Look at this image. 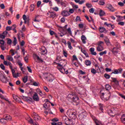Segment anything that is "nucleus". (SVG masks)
I'll use <instances>...</instances> for the list:
<instances>
[{
	"label": "nucleus",
	"instance_id": "obj_6",
	"mask_svg": "<svg viewBox=\"0 0 125 125\" xmlns=\"http://www.w3.org/2000/svg\"><path fill=\"white\" fill-rule=\"evenodd\" d=\"M58 66H57V69L59 70L61 73H64L65 72V68L63 67V64L60 63H57Z\"/></svg>",
	"mask_w": 125,
	"mask_h": 125
},
{
	"label": "nucleus",
	"instance_id": "obj_21",
	"mask_svg": "<svg viewBox=\"0 0 125 125\" xmlns=\"http://www.w3.org/2000/svg\"><path fill=\"white\" fill-rule=\"evenodd\" d=\"M40 51L42 54H46L47 53V50L44 47H42L40 49Z\"/></svg>",
	"mask_w": 125,
	"mask_h": 125
},
{
	"label": "nucleus",
	"instance_id": "obj_9",
	"mask_svg": "<svg viewBox=\"0 0 125 125\" xmlns=\"http://www.w3.org/2000/svg\"><path fill=\"white\" fill-rule=\"evenodd\" d=\"M32 98L34 101H36L37 102H39L40 101V97H39V95L36 92L34 93Z\"/></svg>",
	"mask_w": 125,
	"mask_h": 125
},
{
	"label": "nucleus",
	"instance_id": "obj_57",
	"mask_svg": "<svg viewBox=\"0 0 125 125\" xmlns=\"http://www.w3.org/2000/svg\"><path fill=\"white\" fill-rule=\"evenodd\" d=\"M33 85L34 86H39V83H37L36 82H33Z\"/></svg>",
	"mask_w": 125,
	"mask_h": 125
},
{
	"label": "nucleus",
	"instance_id": "obj_11",
	"mask_svg": "<svg viewBox=\"0 0 125 125\" xmlns=\"http://www.w3.org/2000/svg\"><path fill=\"white\" fill-rule=\"evenodd\" d=\"M62 15L64 17H67V16H70L71 14L69 12V11L64 10L62 11Z\"/></svg>",
	"mask_w": 125,
	"mask_h": 125
},
{
	"label": "nucleus",
	"instance_id": "obj_42",
	"mask_svg": "<svg viewBox=\"0 0 125 125\" xmlns=\"http://www.w3.org/2000/svg\"><path fill=\"white\" fill-rule=\"evenodd\" d=\"M75 125V123L73 122V121L69 120V121H68V123L67 125Z\"/></svg>",
	"mask_w": 125,
	"mask_h": 125
},
{
	"label": "nucleus",
	"instance_id": "obj_64",
	"mask_svg": "<svg viewBox=\"0 0 125 125\" xmlns=\"http://www.w3.org/2000/svg\"><path fill=\"white\" fill-rule=\"evenodd\" d=\"M119 96H121V97L122 98H123V99L125 100V95H124L123 94H121V93L119 94Z\"/></svg>",
	"mask_w": 125,
	"mask_h": 125
},
{
	"label": "nucleus",
	"instance_id": "obj_35",
	"mask_svg": "<svg viewBox=\"0 0 125 125\" xmlns=\"http://www.w3.org/2000/svg\"><path fill=\"white\" fill-rule=\"evenodd\" d=\"M22 82L24 83H26V82H28V76H25L22 78Z\"/></svg>",
	"mask_w": 125,
	"mask_h": 125
},
{
	"label": "nucleus",
	"instance_id": "obj_27",
	"mask_svg": "<svg viewBox=\"0 0 125 125\" xmlns=\"http://www.w3.org/2000/svg\"><path fill=\"white\" fill-rule=\"evenodd\" d=\"M37 92H38V93H39L40 96H43V95H44V93H42V90L40 89V88L37 89Z\"/></svg>",
	"mask_w": 125,
	"mask_h": 125
},
{
	"label": "nucleus",
	"instance_id": "obj_61",
	"mask_svg": "<svg viewBox=\"0 0 125 125\" xmlns=\"http://www.w3.org/2000/svg\"><path fill=\"white\" fill-rule=\"evenodd\" d=\"M13 99H14V100L17 101L18 99V97L15 95H13Z\"/></svg>",
	"mask_w": 125,
	"mask_h": 125
},
{
	"label": "nucleus",
	"instance_id": "obj_41",
	"mask_svg": "<svg viewBox=\"0 0 125 125\" xmlns=\"http://www.w3.org/2000/svg\"><path fill=\"white\" fill-rule=\"evenodd\" d=\"M104 54H107V51L105 50L99 53V55H100V56H103Z\"/></svg>",
	"mask_w": 125,
	"mask_h": 125
},
{
	"label": "nucleus",
	"instance_id": "obj_49",
	"mask_svg": "<svg viewBox=\"0 0 125 125\" xmlns=\"http://www.w3.org/2000/svg\"><path fill=\"white\" fill-rule=\"evenodd\" d=\"M115 49H116V50H118V49H119V48H118V47H114L112 49V52H113V53H115V52L118 53V52L115 51Z\"/></svg>",
	"mask_w": 125,
	"mask_h": 125
},
{
	"label": "nucleus",
	"instance_id": "obj_7",
	"mask_svg": "<svg viewBox=\"0 0 125 125\" xmlns=\"http://www.w3.org/2000/svg\"><path fill=\"white\" fill-rule=\"evenodd\" d=\"M123 72V68H119L118 69H115L112 72V74H114L115 75H118L119 74H122Z\"/></svg>",
	"mask_w": 125,
	"mask_h": 125
},
{
	"label": "nucleus",
	"instance_id": "obj_62",
	"mask_svg": "<svg viewBox=\"0 0 125 125\" xmlns=\"http://www.w3.org/2000/svg\"><path fill=\"white\" fill-rule=\"evenodd\" d=\"M79 73L81 74V75H85V72H83L82 70H79Z\"/></svg>",
	"mask_w": 125,
	"mask_h": 125
},
{
	"label": "nucleus",
	"instance_id": "obj_1",
	"mask_svg": "<svg viewBox=\"0 0 125 125\" xmlns=\"http://www.w3.org/2000/svg\"><path fill=\"white\" fill-rule=\"evenodd\" d=\"M79 97L75 93L69 94L67 96V100L68 101H71L73 103L74 105H78L80 103Z\"/></svg>",
	"mask_w": 125,
	"mask_h": 125
},
{
	"label": "nucleus",
	"instance_id": "obj_55",
	"mask_svg": "<svg viewBox=\"0 0 125 125\" xmlns=\"http://www.w3.org/2000/svg\"><path fill=\"white\" fill-rule=\"evenodd\" d=\"M0 67L1 68V69H2V70H5V67L4 66L3 64H1L0 65Z\"/></svg>",
	"mask_w": 125,
	"mask_h": 125
},
{
	"label": "nucleus",
	"instance_id": "obj_48",
	"mask_svg": "<svg viewBox=\"0 0 125 125\" xmlns=\"http://www.w3.org/2000/svg\"><path fill=\"white\" fill-rule=\"evenodd\" d=\"M52 125H62V123H61V122H59L58 124L55 123V122H53L51 123Z\"/></svg>",
	"mask_w": 125,
	"mask_h": 125
},
{
	"label": "nucleus",
	"instance_id": "obj_63",
	"mask_svg": "<svg viewBox=\"0 0 125 125\" xmlns=\"http://www.w3.org/2000/svg\"><path fill=\"white\" fill-rule=\"evenodd\" d=\"M0 44H1V45H4V41L0 40Z\"/></svg>",
	"mask_w": 125,
	"mask_h": 125
},
{
	"label": "nucleus",
	"instance_id": "obj_16",
	"mask_svg": "<svg viewBox=\"0 0 125 125\" xmlns=\"http://www.w3.org/2000/svg\"><path fill=\"white\" fill-rule=\"evenodd\" d=\"M11 71H12V75H13V77L14 78H18V77H19V73H17V74L15 73V70H14V69H11Z\"/></svg>",
	"mask_w": 125,
	"mask_h": 125
},
{
	"label": "nucleus",
	"instance_id": "obj_54",
	"mask_svg": "<svg viewBox=\"0 0 125 125\" xmlns=\"http://www.w3.org/2000/svg\"><path fill=\"white\" fill-rule=\"evenodd\" d=\"M118 24L120 26H125V22L124 21H120L118 22Z\"/></svg>",
	"mask_w": 125,
	"mask_h": 125
},
{
	"label": "nucleus",
	"instance_id": "obj_10",
	"mask_svg": "<svg viewBox=\"0 0 125 125\" xmlns=\"http://www.w3.org/2000/svg\"><path fill=\"white\" fill-rule=\"evenodd\" d=\"M115 112L116 111H115V109L114 108H112L108 111V114L111 117H114L115 115H116Z\"/></svg>",
	"mask_w": 125,
	"mask_h": 125
},
{
	"label": "nucleus",
	"instance_id": "obj_15",
	"mask_svg": "<svg viewBox=\"0 0 125 125\" xmlns=\"http://www.w3.org/2000/svg\"><path fill=\"white\" fill-rule=\"evenodd\" d=\"M16 28V25H13V26H7L6 27V31H11V30H13V31H14L15 29Z\"/></svg>",
	"mask_w": 125,
	"mask_h": 125
},
{
	"label": "nucleus",
	"instance_id": "obj_58",
	"mask_svg": "<svg viewBox=\"0 0 125 125\" xmlns=\"http://www.w3.org/2000/svg\"><path fill=\"white\" fill-rule=\"evenodd\" d=\"M99 106L100 110H101V111H103V104H100Z\"/></svg>",
	"mask_w": 125,
	"mask_h": 125
},
{
	"label": "nucleus",
	"instance_id": "obj_13",
	"mask_svg": "<svg viewBox=\"0 0 125 125\" xmlns=\"http://www.w3.org/2000/svg\"><path fill=\"white\" fill-rule=\"evenodd\" d=\"M33 58L35 60L37 59V60H38V61H40V62H41V63H42V62H43V61H42V60L41 58H40V57L38 56V55L36 54H33Z\"/></svg>",
	"mask_w": 125,
	"mask_h": 125
},
{
	"label": "nucleus",
	"instance_id": "obj_38",
	"mask_svg": "<svg viewBox=\"0 0 125 125\" xmlns=\"http://www.w3.org/2000/svg\"><path fill=\"white\" fill-rule=\"evenodd\" d=\"M111 88V85L109 84H106L105 85V89H106V90H110Z\"/></svg>",
	"mask_w": 125,
	"mask_h": 125
},
{
	"label": "nucleus",
	"instance_id": "obj_26",
	"mask_svg": "<svg viewBox=\"0 0 125 125\" xmlns=\"http://www.w3.org/2000/svg\"><path fill=\"white\" fill-rule=\"evenodd\" d=\"M84 64L87 66H90L91 65V61L88 60H85Z\"/></svg>",
	"mask_w": 125,
	"mask_h": 125
},
{
	"label": "nucleus",
	"instance_id": "obj_51",
	"mask_svg": "<svg viewBox=\"0 0 125 125\" xmlns=\"http://www.w3.org/2000/svg\"><path fill=\"white\" fill-rule=\"evenodd\" d=\"M104 78H105V79H110L111 76L109 74H104Z\"/></svg>",
	"mask_w": 125,
	"mask_h": 125
},
{
	"label": "nucleus",
	"instance_id": "obj_39",
	"mask_svg": "<svg viewBox=\"0 0 125 125\" xmlns=\"http://www.w3.org/2000/svg\"><path fill=\"white\" fill-rule=\"evenodd\" d=\"M63 55L65 57V58H67L68 57V53H67V51L63 50Z\"/></svg>",
	"mask_w": 125,
	"mask_h": 125
},
{
	"label": "nucleus",
	"instance_id": "obj_19",
	"mask_svg": "<svg viewBox=\"0 0 125 125\" xmlns=\"http://www.w3.org/2000/svg\"><path fill=\"white\" fill-rule=\"evenodd\" d=\"M22 18L24 21V23L26 24L27 22H29V20H30L29 17H27L25 15H23L22 16Z\"/></svg>",
	"mask_w": 125,
	"mask_h": 125
},
{
	"label": "nucleus",
	"instance_id": "obj_5",
	"mask_svg": "<svg viewBox=\"0 0 125 125\" xmlns=\"http://www.w3.org/2000/svg\"><path fill=\"white\" fill-rule=\"evenodd\" d=\"M79 120L81 121H84V119L86 118V112H82L79 115Z\"/></svg>",
	"mask_w": 125,
	"mask_h": 125
},
{
	"label": "nucleus",
	"instance_id": "obj_8",
	"mask_svg": "<svg viewBox=\"0 0 125 125\" xmlns=\"http://www.w3.org/2000/svg\"><path fill=\"white\" fill-rule=\"evenodd\" d=\"M106 8L109 10V11H111V12H114V11H116V9L114 8L113 6L111 4H108L106 6Z\"/></svg>",
	"mask_w": 125,
	"mask_h": 125
},
{
	"label": "nucleus",
	"instance_id": "obj_52",
	"mask_svg": "<svg viewBox=\"0 0 125 125\" xmlns=\"http://www.w3.org/2000/svg\"><path fill=\"white\" fill-rule=\"evenodd\" d=\"M55 37L56 38V39H57L58 41H60V37L58 36V35H57V34L55 33Z\"/></svg>",
	"mask_w": 125,
	"mask_h": 125
},
{
	"label": "nucleus",
	"instance_id": "obj_23",
	"mask_svg": "<svg viewBox=\"0 0 125 125\" xmlns=\"http://www.w3.org/2000/svg\"><path fill=\"white\" fill-rule=\"evenodd\" d=\"M21 98L24 100V101H27V102L29 101H31L32 100V98L29 97H25V96H21Z\"/></svg>",
	"mask_w": 125,
	"mask_h": 125
},
{
	"label": "nucleus",
	"instance_id": "obj_50",
	"mask_svg": "<svg viewBox=\"0 0 125 125\" xmlns=\"http://www.w3.org/2000/svg\"><path fill=\"white\" fill-rule=\"evenodd\" d=\"M95 10V9H94V8H91V9H89V11L90 13H94Z\"/></svg>",
	"mask_w": 125,
	"mask_h": 125
},
{
	"label": "nucleus",
	"instance_id": "obj_22",
	"mask_svg": "<svg viewBox=\"0 0 125 125\" xmlns=\"http://www.w3.org/2000/svg\"><path fill=\"white\" fill-rule=\"evenodd\" d=\"M81 40L82 41V42L84 44H85V43H86V37L84 36V35H82L81 36Z\"/></svg>",
	"mask_w": 125,
	"mask_h": 125
},
{
	"label": "nucleus",
	"instance_id": "obj_47",
	"mask_svg": "<svg viewBox=\"0 0 125 125\" xmlns=\"http://www.w3.org/2000/svg\"><path fill=\"white\" fill-rule=\"evenodd\" d=\"M52 9H53V10H54V11H58L59 10V8H58V7H54L52 8Z\"/></svg>",
	"mask_w": 125,
	"mask_h": 125
},
{
	"label": "nucleus",
	"instance_id": "obj_17",
	"mask_svg": "<svg viewBox=\"0 0 125 125\" xmlns=\"http://www.w3.org/2000/svg\"><path fill=\"white\" fill-rule=\"evenodd\" d=\"M99 31L100 33H107V30L104 27H100L99 28Z\"/></svg>",
	"mask_w": 125,
	"mask_h": 125
},
{
	"label": "nucleus",
	"instance_id": "obj_31",
	"mask_svg": "<svg viewBox=\"0 0 125 125\" xmlns=\"http://www.w3.org/2000/svg\"><path fill=\"white\" fill-rule=\"evenodd\" d=\"M98 3L99 5H104L105 1H104V0H99Z\"/></svg>",
	"mask_w": 125,
	"mask_h": 125
},
{
	"label": "nucleus",
	"instance_id": "obj_14",
	"mask_svg": "<svg viewBox=\"0 0 125 125\" xmlns=\"http://www.w3.org/2000/svg\"><path fill=\"white\" fill-rule=\"evenodd\" d=\"M33 118L35 121H40L41 120V117L36 112L33 113Z\"/></svg>",
	"mask_w": 125,
	"mask_h": 125
},
{
	"label": "nucleus",
	"instance_id": "obj_33",
	"mask_svg": "<svg viewBox=\"0 0 125 125\" xmlns=\"http://www.w3.org/2000/svg\"><path fill=\"white\" fill-rule=\"evenodd\" d=\"M13 44L14 46H15V45H16V44H17V39H16V37H14Z\"/></svg>",
	"mask_w": 125,
	"mask_h": 125
},
{
	"label": "nucleus",
	"instance_id": "obj_4",
	"mask_svg": "<svg viewBox=\"0 0 125 125\" xmlns=\"http://www.w3.org/2000/svg\"><path fill=\"white\" fill-rule=\"evenodd\" d=\"M91 117L93 120L96 125H103V123L100 120L97 119L94 116L91 115Z\"/></svg>",
	"mask_w": 125,
	"mask_h": 125
},
{
	"label": "nucleus",
	"instance_id": "obj_53",
	"mask_svg": "<svg viewBox=\"0 0 125 125\" xmlns=\"http://www.w3.org/2000/svg\"><path fill=\"white\" fill-rule=\"evenodd\" d=\"M7 44H11V43H12V41H11V39H9L7 40Z\"/></svg>",
	"mask_w": 125,
	"mask_h": 125
},
{
	"label": "nucleus",
	"instance_id": "obj_12",
	"mask_svg": "<svg viewBox=\"0 0 125 125\" xmlns=\"http://www.w3.org/2000/svg\"><path fill=\"white\" fill-rule=\"evenodd\" d=\"M4 65H5V66H9L11 70L12 69H13V67L12 66V63L10 62H7L6 61H4Z\"/></svg>",
	"mask_w": 125,
	"mask_h": 125
},
{
	"label": "nucleus",
	"instance_id": "obj_24",
	"mask_svg": "<svg viewBox=\"0 0 125 125\" xmlns=\"http://www.w3.org/2000/svg\"><path fill=\"white\" fill-rule=\"evenodd\" d=\"M95 67H97L100 73H103V72H104V67H103V66H101L100 67L98 65H95Z\"/></svg>",
	"mask_w": 125,
	"mask_h": 125
},
{
	"label": "nucleus",
	"instance_id": "obj_60",
	"mask_svg": "<svg viewBox=\"0 0 125 125\" xmlns=\"http://www.w3.org/2000/svg\"><path fill=\"white\" fill-rule=\"evenodd\" d=\"M118 5H120V6H124V5H125V3L122 2H119L118 3Z\"/></svg>",
	"mask_w": 125,
	"mask_h": 125
},
{
	"label": "nucleus",
	"instance_id": "obj_59",
	"mask_svg": "<svg viewBox=\"0 0 125 125\" xmlns=\"http://www.w3.org/2000/svg\"><path fill=\"white\" fill-rule=\"evenodd\" d=\"M74 12H75V10H74L73 9H69V13H70V14H72V13H74Z\"/></svg>",
	"mask_w": 125,
	"mask_h": 125
},
{
	"label": "nucleus",
	"instance_id": "obj_45",
	"mask_svg": "<svg viewBox=\"0 0 125 125\" xmlns=\"http://www.w3.org/2000/svg\"><path fill=\"white\" fill-rule=\"evenodd\" d=\"M73 61H78V58H77V56L75 55H74L73 56Z\"/></svg>",
	"mask_w": 125,
	"mask_h": 125
},
{
	"label": "nucleus",
	"instance_id": "obj_20",
	"mask_svg": "<svg viewBox=\"0 0 125 125\" xmlns=\"http://www.w3.org/2000/svg\"><path fill=\"white\" fill-rule=\"evenodd\" d=\"M104 42H105L106 44H107V45H111L112 46V44H111V42H110V40H109V39H108V38H107V37H105Z\"/></svg>",
	"mask_w": 125,
	"mask_h": 125
},
{
	"label": "nucleus",
	"instance_id": "obj_32",
	"mask_svg": "<svg viewBox=\"0 0 125 125\" xmlns=\"http://www.w3.org/2000/svg\"><path fill=\"white\" fill-rule=\"evenodd\" d=\"M67 45L68 46V48L70 50L73 49V47L72 46V44L71 43V42L70 41L67 42Z\"/></svg>",
	"mask_w": 125,
	"mask_h": 125
},
{
	"label": "nucleus",
	"instance_id": "obj_43",
	"mask_svg": "<svg viewBox=\"0 0 125 125\" xmlns=\"http://www.w3.org/2000/svg\"><path fill=\"white\" fill-rule=\"evenodd\" d=\"M0 123H1V124H6V120H5V119H1L0 120Z\"/></svg>",
	"mask_w": 125,
	"mask_h": 125
},
{
	"label": "nucleus",
	"instance_id": "obj_18",
	"mask_svg": "<svg viewBox=\"0 0 125 125\" xmlns=\"http://www.w3.org/2000/svg\"><path fill=\"white\" fill-rule=\"evenodd\" d=\"M89 50L92 55H95V56L97 55V53H96V52L95 51V49L94 47L90 48Z\"/></svg>",
	"mask_w": 125,
	"mask_h": 125
},
{
	"label": "nucleus",
	"instance_id": "obj_37",
	"mask_svg": "<svg viewBox=\"0 0 125 125\" xmlns=\"http://www.w3.org/2000/svg\"><path fill=\"white\" fill-rule=\"evenodd\" d=\"M0 98L1 99H3L4 100H5V101H7V102H9V100H8V98H5V97H4V96L2 95H1Z\"/></svg>",
	"mask_w": 125,
	"mask_h": 125
},
{
	"label": "nucleus",
	"instance_id": "obj_30",
	"mask_svg": "<svg viewBox=\"0 0 125 125\" xmlns=\"http://www.w3.org/2000/svg\"><path fill=\"white\" fill-rule=\"evenodd\" d=\"M63 120L64 121V123L66 125H68V124L69 123V121L70 120V119H69V118H68L67 117H63Z\"/></svg>",
	"mask_w": 125,
	"mask_h": 125
},
{
	"label": "nucleus",
	"instance_id": "obj_44",
	"mask_svg": "<svg viewBox=\"0 0 125 125\" xmlns=\"http://www.w3.org/2000/svg\"><path fill=\"white\" fill-rule=\"evenodd\" d=\"M4 119L6 120V121H7V120H11V117L9 115H6Z\"/></svg>",
	"mask_w": 125,
	"mask_h": 125
},
{
	"label": "nucleus",
	"instance_id": "obj_56",
	"mask_svg": "<svg viewBox=\"0 0 125 125\" xmlns=\"http://www.w3.org/2000/svg\"><path fill=\"white\" fill-rule=\"evenodd\" d=\"M21 71L22 72V74H25V69H24V68H23V67H20Z\"/></svg>",
	"mask_w": 125,
	"mask_h": 125
},
{
	"label": "nucleus",
	"instance_id": "obj_2",
	"mask_svg": "<svg viewBox=\"0 0 125 125\" xmlns=\"http://www.w3.org/2000/svg\"><path fill=\"white\" fill-rule=\"evenodd\" d=\"M104 42L103 41H100L98 42L97 47V51L100 52L104 50Z\"/></svg>",
	"mask_w": 125,
	"mask_h": 125
},
{
	"label": "nucleus",
	"instance_id": "obj_34",
	"mask_svg": "<svg viewBox=\"0 0 125 125\" xmlns=\"http://www.w3.org/2000/svg\"><path fill=\"white\" fill-rule=\"evenodd\" d=\"M7 59L9 60V61H11L13 62V58L11 56H7Z\"/></svg>",
	"mask_w": 125,
	"mask_h": 125
},
{
	"label": "nucleus",
	"instance_id": "obj_28",
	"mask_svg": "<svg viewBox=\"0 0 125 125\" xmlns=\"http://www.w3.org/2000/svg\"><path fill=\"white\" fill-rule=\"evenodd\" d=\"M56 16V13H55V12H50V18H53V19L54 18H55V17Z\"/></svg>",
	"mask_w": 125,
	"mask_h": 125
},
{
	"label": "nucleus",
	"instance_id": "obj_3",
	"mask_svg": "<svg viewBox=\"0 0 125 125\" xmlns=\"http://www.w3.org/2000/svg\"><path fill=\"white\" fill-rule=\"evenodd\" d=\"M0 80L2 82V83H6L7 82H8V79H7V78L5 76H4V75L3 73H0Z\"/></svg>",
	"mask_w": 125,
	"mask_h": 125
},
{
	"label": "nucleus",
	"instance_id": "obj_36",
	"mask_svg": "<svg viewBox=\"0 0 125 125\" xmlns=\"http://www.w3.org/2000/svg\"><path fill=\"white\" fill-rule=\"evenodd\" d=\"M105 13V12L102 10H100V16H104Z\"/></svg>",
	"mask_w": 125,
	"mask_h": 125
},
{
	"label": "nucleus",
	"instance_id": "obj_40",
	"mask_svg": "<svg viewBox=\"0 0 125 125\" xmlns=\"http://www.w3.org/2000/svg\"><path fill=\"white\" fill-rule=\"evenodd\" d=\"M24 61L26 63H28V62H29V55H27L26 57H25Z\"/></svg>",
	"mask_w": 125,
	"mask_h": 125
},
{
	"label": "nucleus",
	"instance_id": "obj_29",
	"mask_svg": "<svg viewBox=\"0 0 125 125\" xmlns=\"http://www.w3.org/2000/svg\"><path fill=\"white\" fill-rule=\"evenodd\" d=\"M66 31L68 34L70 35V36H71L72 37L73 36V34L72 33V30H71V27H69L68 28H67L66 29Z\"/></svg>",
	"mask_w": 125,
	"mask_h": 125
},
{
	"label": "nucleus",
	"instance_id": "obj_46",
	"mask_svg": "<svg viewBox=\"0 0 125 125\" xmlns=\"http://www.w3.org/2000/svg\"><path fill=\"white\" fill-rule=\"evenodd\" d=\"M91 73H92V74H96V70H95V69H94V68H92L91 69Z\"/></svg>",
	"mask_w": 125,
	"mask_h": 125
},
{
	"label": "nucleus",
	"instance_id": "obj_25",
	"mask_svg": "<svg viewBox=\"0 0 125 125\" xmlns=\"http://www.w3.org/2000/svg\"><path fill=\"white\" fill-rule=\"evenodd\" d=\"M81 52L83 53V54L85 55L86 57H89L88 54L86 52V51L84 49H83L81 48Z\"/></svg>",
	"mask_w": 125,
	"mask_h": 125
}]
</instances>
